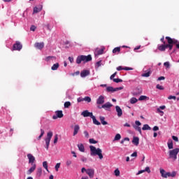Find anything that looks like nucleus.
<instances>
[{
    "mask_svg": "<svg viewBox=\"0 0 179 179\" xmlns=\"http://www.w3.org/2000/svg\"><path fill=\"white\" fill-rule=\"evenodd\" d=\"M45 27H46L47 30H49V31H51V30L52 29L50 24L45 25Z\"/></svg>",
    "mask_w": 179,
    "mask_h": 179,
    "instance_id": "51",
    "label": "nucleus"
},
{
    "mask_svg": "<svg viewBox=\"0 0 179 179\" xmlns=\"http://www.w3.org/2000/svg\"><path fill=\"white\" fill-rule=\"evenodd\" d=\"M166 44L158 45V50L159 51H166Z\"/></svg>",
    "mask_w": 179,
    "mask_h": 179,
    "instance_id": "27",
    "label": "nucleus"
},
{
    "mask_svg": "<svg viewBox=\"0 0 179 179\" xmlns=\"http://www.w3.org/2000/svg\"><path fill=\"white\" fill-rule=\"evenodd\" d=\"M90 156H99L101 160L103 159V151L100 148H96L94 145H90Z\"/></svg>",
    "mask_w": 179,
    "mask_h": 179,
    "instance_id": "1",
    "label": "nucleus"
},
{
    "mask_svg": "<svg viewBox=\"0 0 179 179\" xmlns=\"http://www.w3.org/2000/svg\"><path fill=\"white\" fill-rule=\"evenodd\" d=\"M84 135L85 138H89V132L87 131H84Z\"/></svg>",
    "mask_w": 179,
    "mask_h": 179,
    "instance_id": "62",
    "label": "nucleus"
},
{
    "mask_svg": "<svg viewBox=\"0 0 179 179\" xmlns=\"http://www.w3.org/2000/svg\"><path fill=\"white\" fill-rule=\"evenodd\" d=\"M166 40L168 41V44H166V48H169V51L173 50V44H177L178 41L171 38L170 36H166Z\"/></svg>",
    "mask_w": 179,
    "mask_h": 179,
    "instance_id": "4",
    "label": "nucleus"
},
{
    "mask_svg": "<svg viewBox=\"0 0 179 179\" xmlns=\"http://www.w3.org/2000/svg\"><path fill=\"white\" fill-rule=\"evenodd\" d=\"M143 100H149V97L145 95L140 96V97L138 98V101H142Z\"/></svg>",
    "mask_w": 179,
    "mask_h": 179,
    "instance_id": "31",
    "label": "nucleus"
},
{
    "mask_svg": "<svg viewBox=\"0 0 179 179\" xmlns=\"http://www.w3.org/2000/svg\"><path fill=\"white\" fill-rule=\"evenodd\" d=\"M135 124H136V125H137V127H141V125H142V123H141V122H139V120H136Z\"/></svg>",
    "mask_w": 179,
    "mask_h": 179,
    "instance_id": "56",
    "label": "nucleus"
},
{
    "mask_svg": "<svg viewBox=\"0 0 179 179\" xmlns=\"http://www.w3.org/2000/svg\"><path fill=\"white\" fill-rule=\"evenodd\" d=\"M52 131H49L47 134V138H45V145H50V142H51V138H52Z\"/></svg>",
    "mask_w": 179,
    "mask_h": 179,
    "instance_id": "11",
    "label": "nucleus"
},
{
    "mask_svg": "<svg viewBox=\"0 0 179 179\" xmlns=\"http://www.w3.org/2000/svg\"><path fill=\"white\" fill-rule=\"evenodd\" d=\"M106 101V98L103 95H100L96 99V105L101 106V104H104Z\"/></svg>",
    "mask_w": 179,
    "mask_h": 179,
    "instance_id": "8",
    "label": "nucleus"
},
{
    "mask_svg": "<svg viewBox=\"0 0 179 179\" xmlns=\"http://www.w3.org/2000/svg\"><path fill=\"white\" fill-rule=\"evenodd\" d=\"M104 52V49H96L94 52V55H101Z\"/></svg>",
    "mask_w": 179,
    "mask_h": 179,
    "instance_id": "22",
    "label": "nucleus"
},
{
    "mask_svg": "<svg viewBox=\"0 0 179 179\" xmlns=\"http://www.w3.org/2000/svg\"><path fill=\"white\" fill-rule=\"evenodd\" d=\"M168 99H169V100H172V99L176 100V96L171 95L168 97Z\"/></svg>",
    "mask_w": 179,
    "mask_h": 179,
    "instance_id": "61",
    "label": "nucleus"
},
{
    "mask_svg": "<svg viewBox=\"0 0 179 179\" xmlns=\"http://www.w3.org/2000/svg\"><path fill=\"white\" fill-rule=\"evenodd\" d=\"M22 47L23 46L22 45V43H20V42L16 41L15 43L13 46V50L14 51H20V50H22Z\"/></svg>",
    "mask_w": 179,
    "mask_h": 179,
    "instance_id": "7",
    "label": "nucleus"
},
{
    "mask_svg": "<svg viewBox=\"0 0 179 179\" xmlns=\"http://www.w3.org/2000/svg\"><path fill=\"white\" fill-rule=\"evenodd\" d=\"M117 71H133L134 69H132L131 67H122V66H119L118 67H117Z\"/></svg>",
    "mask_w": 179,
    "mask_h": 179,
    "instance_id": "15",
    "label": "nucleus"
},
{
    "mask_svg": "<svg viewBox=\"0 0 179 179\" xmlns=\"http://www.w3.org/2000/svg\"><path fill=\"white\" fill-rule=\"evenodd\" d=\"M113 82H115V83H120V82H122V79H121V78H114Z\"/></svg>",
    "mask_w": 179,
    "mask_h": 179,
    "instance_id": "47",
    "label": "nucleus"
},
{
    "mask_svg": "<svg viewBox=\"0 0 179 179\" xmlns=\"http://www.w3.org/2000/svg\"><path fill=\"white\" fill-rule=\"evenodd\" d=\"M141 76H143V78H149V76H150V71H148L147 73H143Z\"/></svg>",
    "mask_w": 179,
    "mask_h": 179,
    "instance_id": "41",
    "label": "nucleus"
},
{
    "mask_svg": "<svg viewBox=\"0 0 179 179\" xmlns=\"http://www.w3.org/2000/svg\"><path fill=\"white\" fill-rule=\"evenodd\" d=\"M99 120L102 125H107V124H108L107 122H106V117H104V116H100Z\"/></svg>",
    "mask_w": 179,
    "mask_h": 179,
    "instance_id": "24",
    "label": "nucleus"
},
{
    "mask_svg": "<svg viewBox=\"0 0 179 179\" xmlns=\"http://www.w3.org/2000/svg\"><path fill=\"white\" fill-rule=\"evenodd\" d=\"M132 143L135 145L136 146H138L139 145V137H134L132 140Z\"/></svg>",
    "mask_w": 179,
    "mask_h": 179,
    "instance_id": "23",
    "label": "nucleus"
},
{
    "mask_svg": "<svg viewBox=\"0 0 179 179\" xmlns=\"http://www.w3.org/2000/svg\"><path fill=\"white\" fill-rule=\"evenodd\" d=\"M91 118L92 119L93 124H94V125H101V123H100V122H99L97 119H96V117L94 115H93Z\"/></svg>",
    "mask_w": 179,
    "mask_h": 179,
    "instance_id": "25",
    "label": "nucleus"
},
{
    "mask_svg": "<svg viewBox=\"0 0 179 179\" xmlns=\"http://www.w3.org/2000/svg\"><path fill=\"white\" fill-rule=\"evenodd\" d=\"M138 156V152H134L131 155V157H136Z\"/></svg>",
    "mask_w": 179,
    "mask_h": 179,
    "instance_id": "60",
    "label": "nucleus"
},
{
    "mask_svg": "<svg viewBox=\"0 0 179 179\" xmlns=\"http://www.w3.org/2000/svg\"><path fill=\"white\" fill-rule=\"evenodd\" d=\"M142 129H143V131H150V129H152V128L150 127H149V124H144Z\"/></svg>",
    "mask_w": 179,
    "mask_h": 179,
    "instance_id": "33",
    "label": "nucleus"
},
{
    "mask_svg": "<svg viewBox=\"0 0 179 179\" xmlns=\"http://www.w3.org/2000/svg\"><path fill=\"white\" fill-rule=\"evenodd\" d=\"M43 174V169L41 168H38L36 171V176L38 177H41V175Z\"/></svg>",
    "mask_w": 179,
    "mask_h": 179,
    "instance_id": "30",
    "label": "nucleus"
},
{
    "mask_svg": "<svg viewBox=\"0 0 179 179\" xmlns=\"http://www.w3.org/2000/svg\"><path fill=\"white\" fill-rule=\"evenodd\" d=\"M27 158L29 160V164L33 165V164H36V157H34V156H33V155L31 154H27Z\"/></svg>",
    "mask_w": 179,
    "mask_h": 179,
    "instance_id": "9",
    "label": "nucleus"
},
{
    "mask_svg": "<svg viewBox=\"0 0 179 179\" xmlns=\"http://www.w3.org/2000/svg\"><path fill=\"white\" fill-rule=\"evenodd\" d=\"M169 159H172L173 160H177V155L179 153V148H175L173 150H171L169 152Z\"/></svg>",
    "mask_w": 179,
    "mask_h": 179,
    "instance_id": "5",
    "label": "nucleus"
},
{
    "mask_svg": "<svg viewBox=\"0 0 179 179\" xmlns=\"http://www.w3.org/2000/svg\"><path fill=\"white\" fill-rule=\"evenodd\" d=\"M89 142H90V143H92V144L97 143V141L96 140H94V138H90Z\"/></svg>",
    "mask_w": 179,
    "mask_h": 179,
    "instance_id": "48",
    "label": "nucleus"
},
{
    "mask_svg": "<svg viewBox=\"0 0 179 179\" xmlns=\"http://www.w3.org/2000/svg\"><path fill=\"white\" fill-rule=\"evenodd\" d=\"M87 174L89 176L90 178H93V177H94V169H87Z\"/></svg>",
    "mask_w": 179,
    "mask_h": 179,
    "instance_id": "13",
    "label": "nucleus"
},
{
    "mask_svg": "<svg viewBox=\"0 0 179 179\" xmlns=\"http://www.w3.org/2000/svg\"><path fill=\"white\" fill-rule=\"evenodd\" d=\"M153 131H159V127L157 126H155L152 129Z\"/></svg>",
    "mask_w": 179,
    "mask_h": 179,
    "instance_id": "64",
    "label": "nucleus"
},
{
    "mask_svg": "<svg viewBox=\"0 0 179 179\" xmlns=\"http://www.w3.org/2000/svg\"><path fill=\"white\" fill-rule=\"evenodd\" d=\"M43 9V7H41L40 8L37 7L34 8L33 14L34 13H38V12H41V10Z\"/></svg>",
    "mask_w": 179,
    "mask_h": 179,
    "instance_id": "34",
    "label": "nucleus"
},
{
    "mask_svg": "<svg viewBox=\"0 0 179 179\" xmlns=\"http://www.w3.org/2000/svg\"><path fill=\"white\" fill-rule=\"evenodd\" d=\"M134 128L136 129V131H138V132H139V134H142V129H141V127L139 126H134Z\"/></svg>",
    "mask_w": 179,
    "mask_h": 179,
    "instance_id": "37",
    "label": "nucleus"
},
{
    "mask_svg": "<svg viewBox=\"0 0 179 179\" xmlns=\"http://www.w3.org/2000/svg\"><path fill=\"white\" fill-rule=\"evenodd\" d=\"M145 171L148 173V174L150 173V168L149 166H146L145 169L138 171V172L136 173V176H139V174L145 173Z\"/></svg>",
    "mask_w": 179,
    "mask_h": 179,
    "instance_id": "16",
    "label": "nucleus"
},
{
    "mask_svg": "<svg viewBox=\"0 0 179 179\" xmlns=\"http://www.w3.org/2000/svg\"><path fill=\"white\" fill-rule=\"evenodd\" d=\"M90 75V71L89 70H83L80 73L81 78H86V76H89Z\"/></svg>",
    "mask_w": 179,
    "mask_h": 179,
    "instance_id": "17",
    "label": "nucleus"
},
{
    "mask_svg": "<svg viewBox=\"0 0 179 179\" xmlns=\"http://www.w3.org/2000/svg\"><path fill=\"white\" fill-rule=\"evenodd\" d=\"M159 171L163 178H167L168 177H176V176L177 175L176 171H173L172 173L166 172V171L163 169H160Z\"/></svg>",
    "mask_w": 179,
    "mask_h": 179,
    "instance_id": "3",
    "label": "nucleus"
},
{
    "mask_svg": "<svg viewBox=\"0 0 179 179\" xmlns=\"http://www.w3.org/2000/svg\"><path fill=\"white\" fill-rule=\"evenodd\" d=\"M64 117V113H62V110H57L55 111V115L52 116L53 120H57L58 118H62Z\"/></svg>",
    "mask_w": 179,
    "mask_h": 179,
    "instance_id": "10",
    "label": "nucleus"
},
{
    "mask_svg": "<svg viewBox=\"0 0 179 179\" xmlns=\"http://www.w3.org/2000/svg\"><path fill=\"white\" fill-rule=\"evenodd\" d=\"M80 129V127L79 126V124H75L73 136H76V135H78V133L79 132Z\"/></svg>",
    "mask_w": 179,
    "mask_h": 179,
    "instance_id": "18",
    "label": "nucleus"
},
{
    "mask_svg": "<svg viewBox=\"0 0 179 179\" xmlns=\"http://www.w3.org/2000/svg\"><path fill=\"white\" fill-rule=\"evenodd\" d=\"M66 166H71V164H72V161H71L70 159H68L66 162Z\"/></svg>",
    "mask_w": 179,
    "mask_h": 179,
    "instance_id": "57",
    "label": "nucleus"
},
{
    "mask_svg": "<svg viewBox=\"0 0 179 179\" xmlns=\"http://www.w3.org/2000/svg\"><path fill=\"white\" fill-rule=\"evenodd\" d=\"M36 29H37V27H36L34 25H31L30 27L31 31H36Z\"/></svg>",
    "mask_w": 179,
    "mask_h": 179,
    "instance_id": "55",
    "label": "nucleus"
},
{
    "mask_svg": "<svg viewBox=\"0 0 179 179\" xmlns=\"http://www.w3.org/2000/svg\"><path fill=\"white\" fill-rule=\"evenodd\" d=\"M114 173H115V176H116V177H119L120 176V169H117L114 171Z\"/></svg>",
    "mask_w": 179,
    "mask_h": 179,
    "instance_id": "45",
    "label": "nucleus"
},
{
    "mask_svg": "<svg viewBox=\"0 0 179 179\" xmlns=\"http://www.w3.org/2000/svg\"><path fill=\"white\" fill-rule=\"evenodd\" d=\"M84 98H83V97H79V98H78V99H77V101L78 102V103H80V102H82V101H85V99H83Z\"/></svg>",
    "mask_w": 179,
    "mask_h": 179,
    "instance_id": "58",
    "label": "nucleus"
},
{
    "mask_svg": "<svg viewBox=\"0 0 179 179\" xmlns=\"http://www.w3.org/2000/svg\"><path fill=\"white\" fill-rule=\"evenodd\" d=\"M59 167H61V163H57L55 166L56 171H58V170H59Z\"/></svg>",
    "mask_w": 179,
    "mask_h": 179,
    "instance_id": "49",
    "label": "nucleus"
},
{
    "mask_svg": "<svg viewBox=\"0 0 179 179\" xmlns=\"http://www.w3.org/2000/svg\"><path fill=\"white\" fill-rule=\"evenodd\" d=\"M45 131L44 129H41V134L40 136L38 137V140L40 141V139H41V138H43V136H44Z\"/></svg>",
    "mask_w": 179,
    "mask_h": 179,
    "instance_id": "39",
    "label": "nucleus"
},
{
    "mask_svg": "<svg viewBox=\"0 0 179 179\" xmlns=\"http://www.w3.org/2000/svg\"><path fill=\"white\" fill-rule=\"evenodd\" d=\"M69 61L72 64L73 62V57H69Z\"/></svg>",
    "mask_w": 179,
    "mask_h": 179,
    "instance_id": "63",
    "label": "nucleus"
},
{
    "mask_svg": "<svg viewBox=\"0 0 179 179\" xmlns=\"http://www.w3.org/2000/svg\"><path fill=\"white\" fill-rule=\"evenodd\" d=\"M34 47L38 48V50H43V48H44V43L43 42L36 43Z\"/></svg>",
    "mask_w": 179,
    "mask_h": 179,
    "instance_id": "21",
    "label": "nucleus"
},
{
    "mask_svg": "<svg viewBox=\"0 0 179 179\" xmlns=\"http://www.w3.org/2000/svg\"><path fill=\"white\" fill-rule=\"evenodd\" d=\"M59 68V63H55L52 65L51 67L52 71H57Z\"/></svg>",
    "mask_w": 179,
    "mask_h": 179,
    "instance_id": "28",
    "label": "nucleus"
},
{
    "mask_svg": "<svg viewBox=\"0 0 179 179\" xmlns=\"http://www.w3.org/2000/svg\"><path fill=\"white\" fill-rule=\"evenodd\" d=\"M58 142V134H55V139H54V141H53V143H57Z\"/></svg>",
    "mask_w": 179,
    "mask_h": 179,
    "instance_id": "53",
    "label": "nucleus"
},
{
    "mask_svg": "<svg viewBox=\"0 0 179 179\" xmlns=\"http://www.w3.org/2000/svg\"><path fill=\"white\" fill-rule=\"evenodd\" d=\"M57 57L55 56H48L45 58L46 62H51L52 61H55Z\"/></svg>",
    "mask_w": 179,
    "mask_h": 179,
    "instance_id": "19",
    "label": "nucleus"
},
{
    "mask_svg": "<svg viewBox=\"0 0 179 179\" xmlns=\"http://www.w3.org/2000/svg\"><path fill=\"white\" fill-rule=\"evenodd\" d=\"M78 150H80V152H85V145H83V144L80 143V144H78Z\"/></svg>",
    "mask_w": 179,
    "mask_h": 179,
    "instance_id": "29",
    "label": "nucleus"
},
{
    "mask_svg": "<svg viewBox=\"0 0 179 179\" xmlns=\"http://www.w3.org/2000/svg\"><path fill=\"white\" fill-rule=\"evenodd\" d=\"M31 167L27 171V176H30V174H31V173H34V171L37 168L36 164H33V165H31Z\"/></svg>",
    "mask_w": 179,
    "mask_h": 179,
    "instance_id": "14",
    "label": "nucleus"
},
{
    "mask_svg": "<svg viewBox=\"0 0 179 179\" xmlns=\"http://www.w3.org/2000/svg\"><path fill=\"white\" fill-rule=\"evenodd\" d=\"M92 61V55H80L76 59V64H81L82 62H90Z\"/></svg>",
    "mask_w": 179,
    "mask_h": 179,
    "instance_id": "2",
    "label": "nucleus"
},
{
    "mask_svg": "<svg viewBox=\"0 0 179 179\" xmlns=\"http://www.w3.org/2000/svg\"><path fill=\"white\" fill-rule=\"evenodd\" d=\"M121 139V134H117L114 138V141H120Z\"/></svg>",
    "mask_w": 179,
    "mask_h": 179,
    "instance_id": "43",
    "label": "nucleus"
},
{
    "mask_svg": "<svg viewBox=\"0 0 179 179\" xmlns=\"http://www.w3.org/2000/svg\"><path fill=\"white\" fill-rule=\"evenodd\" d=\"M113 107V105L110 102H106L102 106H97V108L99 110H101V108H103L104 110H109L110 108Z\"/></svg>",
    "mask_w": 179,
    "mask_h": 179,
    "instance_id": "6",
    "label": "nucleus"
},
{
    "mask_svg": "<svg viewBox=\"0 0 179 179\" xmlns=\"http://www.w3.org/2000/svg\"><path fill=\"white\" fill-rule=\"evenodd\" d=\"M100 66H101V60L97 62L95 64V68H96V69H99V68H100Z\"/></svg>",
    "mask_w": 179,
    "mask_h": 179,
    "instance_id": "40",
    "label": "nucleus"
},
{
    "mask_svg": "<svg viewBox=\"0 0 179 179\" xmlns=\"http://www.w3.org/2000/svg\"><path fill=\"white\" fill-rule=\"evenodd\" d=\"M136 103H138V99L135 97H132L131 99H130V103L131 104H135Z\"/></svg>",
    "mask_w": 179,
    "mask_h": 179,
    "instance_id": "36",
    "label": "nucleus"
},
{
    "mask_svg": "<svg viewBox=\"0 0 179 179\" xmlns=\"http://www.w3.org/2000/svg\"><path fill=\"white\" fill-rule=\"evenodd\" d=\"M71 107V103L69 101H66L64 103V108H69Z\"/></svg>",
    "mask_w": 179,
    "mask_h": 179,
    "instance_id": "44",
    "label": "nucleus"
},
{
    "mask_svg": "<svg viewBox=\"0 0 179 179\" xmlns=\"http://www.w3.org/2000/svg\"><path fill=\"white\" fill-rule=\"evenodd\" d=\"M167 145H168V148L169 149H173V140L169 139L167 142Z\"/></svg>",
    "mask_w": 179,
    "mask_h": 179,
    "instance_id": "26",
    "label": "nucleus"
},
{
    "mask_svg": "<svg viewBox=\"0 0 179 179\" xmlns=\"http://www.w3.org/2000/svg\"><path fill=\"white\" fill-rule=\"evenodd\" d=\"M164 66L166 67V68H170V62H166L164 63Z\"/></svg>",
    "mask_w": 179,
    "mask_h": 179,
    "instance_id": "54",
    "label": "nucleus"
},
{
    "mask_svg": "<svg viewBox=\"0 0 179 179\" xmlns=\"http://www.w3.org/2000/svg\"><path fill=\"white\" fill-rule=\"evenodd\" d=\"M83 100L84 101H87V103H90V101H92V98H90V96H85Z\"/></svg>",
    "mask_w": 179,
    "mask_h": 179,
    "instance_id": "42",
    "label": "nucleus"
},
{
    "mask_svg": "<svg viewBox=\"0 0 179 179\" xmlns=\"http://www.w3.org/2000/svg\"><path fill=\"white\" fill-rule=\"evenodd\" d=\"M172 139L175 141V142H178V137L176 136H172Z\"/></svg>",
    "mask_w": 179,
    "mask_h": 179,
    "instance_id": "59",
    "label": "nucleus"
},
{
    "mask_svg": "<svg viewBox=\"0 0 179 179\" xmlns=\"http://www.w3.org/2000/svg\"><path fill=\"white\" fill-rule=\"evenodd\" d=\"M156 88L158 89L159 90H164V87L159 84L156 85Z\"/></svg>",
    "mask_w": 179,
    "mask_h": 179,
    "instance_id": "46",
    "label": "nucleus"
},
{
    "mask_svg": "<svg viewBox=\"0 0 179 179\" xmlns=\"http://www.w3.org/2000/svg\"><path fill=\"white\" fill-rule=\"evenodd\" d=\"M106 92L114 93V92H115V88H114L113 87H107Z\"/></svg>",
    "mask_w": 179,
    "mask_h": 179,
    "instance_id": "32",
    "label": "nucleus"
},
{
    "mask_svg": "<svg viewBox=\"0 0 179 179\" xmlns=\"http://www.w3.org/2000/svg\"><path fill=\"white\" fill-rule=\"evenodd\" d=\"M116 75H117V72H115L113 74H112L110 77V80H114L115 79L114 78H115Z\"/></svg>",
    "mask_w": 179,
    "mask_h": 179,
    "instance_id": "52",
    "label": "nucleus"
},
{
    "mask_svg": "<svg viewBox=\"0 0 179 179\" xmlns=\"http://www.w3.org/2000/svg\"><path fill=\"white\" fill-rule=\"evenodd\" d=\"M115 110L117 113V117H122V109H121V107L116 106H115Z\"/></svg>",
    "mask_w": 179,
    "mask_h": 179,
    "instance_id": "20",
    "label": "nucleus"
},
{
    "mask_svg": "<svg viewBox=\"0 0 179 179\" xmlns=\"http://www.w3.org/2000/svg\"><path fill=\"white\" fill-rule=\"evenodd\" d=\"M43 167H44L46 171L50 172V171L48 170V164L47 163V161L43 162Z\"/></svg>",
    "mask_w": 179,
    "mask_h": 179,
    "instance_id": "35",
    "label": "nucleus"
},
{
    "mask_svg": "<svg viewBox=\"0 0 179 179\" xmlns=\"http://www.w3.org/2000/svg\"><path fill=\"white\" fill-rule=\"evenodd\" d=\"M157 113H159L160 114L161 116L164 115V112H163V110H162V109L157 108Z\"/></svg>",
    "mask_w": 179,
    "mask_h": 179,
    "instance_id": "50",
    "label": "nucleus"
},
{
    "mask_svg": "<svg viewBox=\"0 0 179 179\" xmlns=\"http://www.w3.org/2000/svg\"><path fill=\"white\" fill-rule=\"evenodd\" d=\"M81 115H83L84 117H90V118L93 116V113L89 112V110H86L81 113Z\"/></svg>",
    "mask_w": 179,
    "mask_h": 179,
    "instance_id": "12",
    "label": "nucleus"
},
{
    "mask_svg": "<svg viewBox=\"0 0 179 179\" xmlns=\"http://www.w3.org/2000/svg\"><path fill=\"white\" fill-rule=\"evenodd\" d=\"M120 51H121V48L117 47V48H115L113 50V54H115L116 52H120Z\"/></svg>",
    "mask_w": 179,
    "mask_h": 179,
    "instance_id": "38",
    "label": "nucleus"
}]
</instances>
